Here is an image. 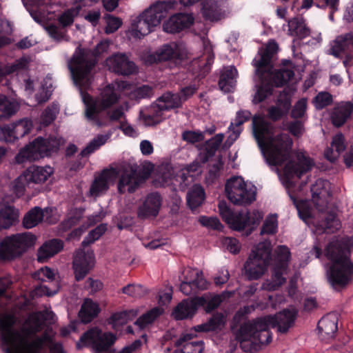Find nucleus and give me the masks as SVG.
<instances>
[{
    "label": "nucleus",
    "mask_w": 353,
    "mask_h": 353,
    "mask_svg": "<svg viewBox=\"0 0 353 353\" xmlns=\"http://www.w3.org/2000/svg\"><path fill=\"white\" fill-rule=\"evenodd\" d=\"M254 136L266 163L274 170L297 209L299 217L307 225H314L315 212L308 201H296V188L301 176L314 166L313 160L305 152H291L292 141L286 133L273 128L263 117L252 119Z\"/></svg>",
    "instance_id": "1"
},
{
    "label": "nucleus",
    "mask_w": 353,
    "mask_h": 353,
    "mask_svg": "<svg viewBox=\"0 0 353 353\" xmlns=\"http://www.w3.org/2000/svg\"><path fill=\"white\" fill-rule=\"evenodd\" d=\"M94 63L92 61L85 62L83 59L74 57L70 63V70L73 81L79 87L82 100L85 105L86 118L93 124L102 126L105 123L100 120V112L115 104L120 97L121 90H125L128 84L125 81L115 82L106 85L100 90L99 94L94 100L88 94L85 93L92 81V69Z\"/></svg>",
    "instance_id": "2"
},
{
    "label": "nucleus",
    "mask_w": 353,
    "mask_h": 353,
    "mask_svg": "<svg viewBox=\"0 0 353 353\" xmlns=\"http://www.w3.org/2000/svg\"><path fill=\"white\" fill-rule=\"evenodd\" d=\"M278 49L277 43L270 41L265 48L259 50L253 60L258 83L254 95V103H259L272 93V86H281L294 77V65L290 61H284L279 69L272 71V58Z\"/></svg>",
    "instance_id": "3"
},
{
    "label": "nucleus",
    "mask_w": 353,
    "mask_h": 353,
    "mask_svg": "<svg viewBox=\"0 0 353 353\" xmlns=\"http://www.w3.org/2000/svg\"><path fill=\"white\" fill-rule=\"evenodd\" d=\"M296 312L294 309L285 310L274 316L259 318L241 326L236 339L244 352L253 353L260 345L272 341L270 327H277L280 332H285L293 325Z\"/></svg>",
    "instance_id": "4"
},
{
    "label": "nucleus",
    "mask_w": 353,
    "mask_h": 353,
    "mask_svg": "<svg viewBox=\"0 0 353 353\" xmlns=\"http://www.w3.org/2000/svg\"><path fill=\"white\" fill-rule=\"evenodd\" d=\"M16 320V317L12 314L7 313L0 315L2 343H4V336H19L30 341L39 340L41 341L40 353L46 345L49 347L50 353H64L61 345L53 341L52 334H46L41 337L34 336L36 332L43 328L45 323H52L55 321L54 314L50 310L47 309L43 312L30 314L19 331L12 330V326Z\"/></svg>",
    "instance_id": "5"
},
{
    "label": "nucleus",
    "mask_w": 353,
    "mask_h": 353,
    "mask_svg": "<svg viewBox=\"0 0 353 353\" xmlns=\"http://www.w3.org/2000/svg\"><path fill=\"white\" fill-rule=\"evenodd\" d=\"M349 254L337 240L331 241L325 250V255L331 261L327 271V279L336 289L347 285L353 278V263Z\"/></svg>",
    "instance_id": "6"
},
{
    "label": "nucleus",
    "mask_w": 353,
    "mask_h": 353,
    "mask_svg": "<svg viewBox=\"0 0 353 353\" xmlns=\"http://www.w3.org/2000/svg\"><path fill=\"white\" fill-rule=\"evenodd\" d=\"M177 5L174 1H159L152 5L131 21L128 30L130 35L141 39L152 32L168 12L174 10Z\"/></svg>",
    "instance_id": "7"
},
{
    "label": "nucleus",
    "mask_w": 353,
    "mask_h": 353,
    "mask_svg": "<svg viewBox=\"0 0 353 353\" xmlns=\"http://www.w3.org/2000/svg\"><path fill=\"white\" fill-rule=\"evenodd\" d=\"M271 254L272 245L269 240L253 247L244 265L245 274L249 280L259 279L268 272Z\"/></svg>",
    "instance_id": "8"
},
{
    "label": "nucleus",
    "mask_w": 353,
    "mask_h": 353,
    "mask_svg": "<svg viewBox=\"0 0 353 353\" xmlns=\"http://www.w3.org/2000/svg\"><path fill=\"white\" fill-rule=\"evenodd\" d=\"M64 143L62 138L45 139L39 137L20 150L15 157L16 163L20 164L27 161L39 160L56 152Z\"/></svg>",
    "instance_id": "9"
},
{
    "label": "nucleus",
    "mask_w": 353,
    "mask_h": 353,
    "mask_svg": "<svg viewBox=\"0 0 353 353\" xmlns=\"http://www.w3.org/2000/svg\"><path fill=\"white\" fill-rule=\"evenodd\" d=\"M290 252L285 245H279L274 251L272 263V278L265 280L261 289L267 291L276 290L286 281Z\"/></svg>",
    "instance_id": "10"
},
{
    "label": "nucleus",
    "mask_w": 353,
    "mask_h": 353,
    "mask_svg": "<svg viewBox=\"0 0 353 353\" xmlns=\"http://www.w3.org/2000/svg\"><path fill=\"white\" fill-rule=\"evenodd\" d=\"M225 192L228 199L236 205H246L256 199V188L245 181L241 176H232L227 180Z\"/></svg>",
    "instance_id": "11"
},
{
    "label": "nucleus",
    "mask_w": 353,
    "mask_h": 353,
    "mask_svg": "<svg viewBox=\"0 0 353 353\" xmlns=\"http://www.w3.org/2000/svg\"><path fill=\"white\" fill-rule=\"evenodd\" d=\"M54 173V169L48 165H32L26 169L12 183V191L17 197L24 194L25 190L32 183L41 184L46 182Z\"/></svg>",
    "instance_id": "12"
},
{
    "label": "nucleus",
    "mask_w": 353,
    "mask_h": 353,
    "mask_svg": "<svg viewBox=\"0 0 353 353\" xmlns=\"http://www.w3.org/2000/svg\"><path fill=\"white\" fill-rule=\"evenodd\" d=\"M188 51L183 43L172 42L164 44L159 48L155 52H147L142 59L147 65H151L159 61H172L178 63L188 58Z\"/></svg>",
    "instance_id": "13"
},
{
    "label": "nucleus",
    "mask_w": 353,
    "mask_h": 353,
    "mask_svg": "<svg viewBox=\"0 0 353 353\" xmlns=\"http://www.w3.org/2000/svg\"><path fill=\"white\" fill-rule=\"evenodd\" d=\"M35 241V236L30 232L17 234L0 239V256L4 259L19 256L34 245Z\"/></svg>",
    "instance_id": "14"
},
{
    "label": "nucleus",
    "mask_w": 353,
    "mask_h": 353,
    "mask_svg": "<svg viewBox=\"0 0 353 353\" xmlns=\"http://www.w3.org/2000/svg\"><path fill=\"white\" fill-rule=\"evenodd\" d=\"M219 210L223 219L235 230H241L247 225H255L263 217L262 213L259 211H254L252 214H234L224 201L219 203Z\"/></svg>",
    "instance_id": "15"
},
{
    "label": "nucleus",
    "mask_w": 353,
    "mask_h": 353,
    "mask_svg": "<svg viewBox=\"0 0 353 353\" xmlns=\"http://www.w3.org/2000/svg\"><path fill=\"white\" fill-rule=\"evenodd\" d=\"M116 341V336L110 332H103L95 327L86 332L77 343L78 348L91 346L94 353H102L109 349Z\"/></svg>",
    "instance_id": "16"
},
{
    "label": "nucleus",
    "mask_w": 353,
    "mask_h": 353,
    "mask_svg": "<svg viewBox=\"0 0 353 353\" xmlns=\"http://www.w3.org/2000/svg\"><path fill=\"white\" fill-rule=\"evenodd\" d=\"M181 281L180 290L185 294L190 295L196 292L197 290H205L209 283L205 279L202 271L194 268H185L179 276Z\"/></svg>",
    "instance_id": "17"
},
{
    "label": "nucleus",
    "mask_w": 353,
    "mask_h": 353,
    "mask_svg": "<svg viewBox=\"0 0 353 353\" xmlns=\"http://www.w3.org/2000/svg\"><path fill=\"white\" fill-rule=\"evenodd\" d=\"M41 341H30L19 336H4L2 349L5 353H40Z\"/></svg>",
    "instance_id": "18"
},
{
    "label": "nucleus",
    "mask_w": 353,
    "mask_h": 353,
    "mask_svg": "<svg viewBox=\"0 0 353 353\" xmlns=\"http://www.w3.org/2000/svg\"><path fill=\"white\" fill-rule=\"evenodd\" d=\"M118 175V171L114 168L102 171L94 177L90 185L88 196L97 199L104 195L110 186L114 183Z\"/></svg>",
    "instance_id": "19"
},
{
    "label": "nucleus",
    "mask_w": 353,
    "mask_h": 353,
    "mask_svg": "<svg viewBox=\"0 0 353 353\" xmlns=\"http://www.w3.org/2000/svg\"><path fill=\"white\" fill-rule=\"evenodd\" d=\"M32 17L38 23L54 19L53 0H22Z\"/></svg>",
    "instance_id": "20"
},
{
    "label": "nucleus",
    "mask_w": 353,
    "mask_h": 353,
    "mask_svg": "<svg viewBox=\"0 0 353 353\" xmlns=\"http://www.w3.org/2000/svg\"><path fill=\"white\" fill-rule=\"evenodd\" d=\"M199 168L198 163L193 164L187 169H183L179 171L174 177L171 176L174 173V170L170 168L166 169V172L162 173L161 176L155 181V185L165 186V185H173L174 189L179 188L180 190H183L186 185L188 176L186 173H189L190 171H197Z\"/></svg>",
    "instance_id": "21"
},
{
    "label": "nucleus",
    "mask_w": 353,
    "mask_h": 353,
    "mask_svg": "<svg viewBox=\"0 0 353 353\" xmlns=\"http://www.w3.org/2000/svg\"><path fill=\"white\" fill-rule=\"evenodd\" d=\"M94 265V256L90 249L79 250L73 259V269L75 279L82 280Z\"/></svg>",
    "instance_id": "22"
},
{
    "label": "nucleus",
    "mask_w": 353,
    "mask_h": 353,
    "mask_svg": "<svg viewBox=\"0 0 353 353\" xmlns=\"http://www.w3.org/2000/svg\"><path fill=\"white\" fill-rule=\"evenodd\" d=\"M32 127V121L30 119H19L1 128V137L7 142H11L28 134Z\"/></svg>",
    "instance_id": "23"
},
{
    "label": "nucleus",
    "mask_w": 353,
    "mask_h": 353,
    "mask_svg": "<svg viewBox=\"0 0 353 353\" xmlns=\"http://www.w3.org/2000/svg\"><path fill=\"white\" fill-rule=\"evenodd\" d=\"M330 183L323 179H318L311 188L312 203L319 212H325L330 199Z\"/></svg>",
    "instance_id": "24"
},
{
    "label": "nucleus",
    "mask_w": 353,
    "mask_h": 353,
    "mask_svg": "<svg viewBox=\"0 0 353 353\" xmlns=\"http://www.w3.org/2000/svg\"><path fill=\"white\" fill-rule=\"evenodd\" d=\"M194 22V18L188 14H176L171 16L163 24V29L168 33H176L190 28Z\"/></svg>",
    "instance_id": "25"
},
{
    "label": "nucleus",
    "mask_w": 353,
    "mask_h": 353,
    "mask_svg": "<svg viewBox=\"0 0 353 353\" xmlns=\"http://www.w3.org/2000/svg\"><path fill=\"white\" fill-rule=\"evenodd\" d=\"M106 64L110 70L123 75H128L136 71L134 63L124 54H117L109 57Z\"/></svg>",
    "instance_id": "26"
},
{
    "label": "nucleus",
    "mask_w": 353,
    "mask_h": 353,
    "mask_svg": "<svg viewBox=\"0 0 353 353\" xmlns=\"http://www.w3.org/2000/svg\"><path fill=\"white\" fill-rule=\"evenodd\" d=\"M143 181V179L133 170H125L120 175L117 184L118 192L121 194L133 192Z\"/></svg>",
    "instance_id": "27"
},
{
    "label": "nucleus",
    "mask_w": 353,
    "mask_h": 353,
    "mask_svg": "<svg viewBox=\"0 0 353 353\" xmlns=\"http://www.w3.org/2000/svg\"><path fill=\"white\" fill-rule=\"evenodd\" d=\"M194 334H183L176 342V350L173 353H201L204 349L201 341L193 340Z\"/></svg>",
    "instance_id": "28"
},
{
    "label": "nucleus",
    "mask_w": 353,
    "mask_h": 353,
    "mask_svg": "<svg viewBox=\"0 0 353 353\" xmlns=\"http://www.w3.org/2000/svg\"><path fill=\"white\" fill-rule=\"evenodd\" d=\"M161 204V198L157 193L147 196L143 204L139 207L138 215L142 219L155 216L159 213Z\"/></svg>",
    "instance_id": "29"
},
{
    "label": "nucleus",
    "mask_w": 353,
    "mask_h": 353,
    "mask_svg": "<svg viewBox=\"0 0 353 353\" xmlns=\"http://www.w3.org/2000/svg\"><path fill=\"white\" fill-rule=\"evenodd\" d=\"M251 113L248 110H239L236 112L234 122L229 127V135L226 143L231 145L240 135L242 128L241 125L251 118Z\"/></svg>",
    "instance_id": "30"
},
{
    "label": "nucleus",
    "mask_w": 353,
    "mask_h": 353,
    "mask_svg": "<svg viewBox=\"0 0 353 353\" xmlns=\"http://www.w3.org/2000/svg\"><path fill=\"white\" fill-rule=\"evenodd\" d=\"M224 0H202L201 13L203 17L210 21H216L221 19L223 14L221 7Z\"/></svg>",
    "instance_id": "31"
},
{
    "label": "nucleus",
    "mask_w": 353,
    "mask_h": 353,
    "mask_svg": "<svg viewBox=\"0 0 353 353\" xmlns=\"http://www.w3.org/2000/svg\"><path fill=\"white\" fill-rule=\"evenodd\" d=\"M237 77L238 72L234 66L223 68L219 82L220 89L225 92H232L236 86Z\"/></svg>",
    "instance_id": "32"
},
{
    "label": "nucleus",
    "mask_w": 353,
    "mask_h": 353,
    "mask_svg": "<svg viewBox=\"0 0 353 353\" xmlns=\"http://www.w3.org/2000/svg\"><path fill=\"white\" fill-rule=\"evenodd\" d=\"M345 148L346 143L344 136L341 133L336 134L332 138L331 147L325 151V157L328 161L334 162L344 152Z\"/></svg>",
    "instance_id": "33"
},
{
    "label": "nucleus",
    "mask_w": 353,
    "mask_h": 353,
    "mask_svg": "<svg viewBox=\"0 0 353 353\" xmlns=\"http://www.w3.org/2000/svg\"><path fill=\"white\" fill-rule=\"evenodd\" d=\"M319 332L323 339L333 337L337 330V317L335 314H330L323 317L318 323Z\"/></svg>",
    "instance_id": "34"
},
{
    "label": "nucleus",
    "mask_w": 353,
    "mask_h": 353,
    "mask_svg": "<svg viewBox=\"0 0 353 353\" xmlns=\"http://www.w3.org/2000/svg\"><path fill=\"white\" fill-rule=\"evenodd\" d=\"M198 308L195 298L192 300H185L180 303L173 310L172 315L176 320H183L192 317Z\"/></svg>",
    "instance_id": "35"
},
{
    "label": "nucleus",
    "mask_w": 353,
    "mask_h": 353,
    "mask_svg": "<svg viewBox=\"0 0 353 353\" xmlns=\"http://www.w3.org/2000/svg\"><path fill=\"white\" fill-rule=\"evenodd\" d=\"M353 111V105L350 102H342L333 110L331 119L332 123L340 127L344 124Z\"/></svg>",
    "instance_id": "36"
},
{
    "label": "nucleus",
    "mask_w": 353,
    "mask_h": 353,
    "mask_svg": "<svg viewBox=\"0 0 353 353\" xmlns=\"http://www.w3.org/2000/svg\"><path fill=\"white\" fill-rule=\"evenodd\" d=\"M63 243L57 239L46 242L38 250L37 259L39 262H45L63 249Z\"/></svg>",
    "instance_id": "37"
},
{
    "label": "nucleus",
    "mask_w": 353,
    "mask_h": 353,
    "mask_svg": "<svg viewBox=\"0 0 353 353\" xmlns=\"http://www.w3.org/2000/svg\"><path fill=\"white\" fill-rule=\"evenodd\" d=\"M20 108L19 102L4 94H0V118H10Z\"/></svg>",
    "instance_id": "38"
},
{
    "label": "nucleus",
    "mask_w": 353,
    "mask_h": 353,
    "mask_svg": "<svg viewBox=\"0 0 353 353\" xmlns=\"http://www.w3.org/2000/svg\"><path fill=\"white\" fill-rule=\"evenodd\" d=\"M288 34L298 39H304L310 34V30L306 26L303 18L296 17L288 21Z\"/></svg>",
    "instance_id": "39"
},
{
    "label": "nucleus",
    "mask_w": 353,
    "mask_h": 353,
    "mask_svg": "<svg viewBox=\"0 0 353 353\" xmlns=\"http://www.w3.org/2000/svg\"><path fill=\"white\" fill-rule=\"evenodd\" d=\"M99 311L100 308L97 303L86 299L81 305L79 315L83 323H88L97 316Z\"/></svg>",
    "instance_id": "40"
},
{
    "label": "nucleus",
    "mask_w": 353,
    "mask_h": 353,
    "mask_svg": "<svg viewBox=\"0 0 353 353\" xmlns=\"http://www.w3.org/2000/svg\"><path fill=\"white\" fill-rule=\"evenodd\" d=\"M181 103L182 99L179 94L166 93L158 99L155 105L162 112L163 110L178 108Z\"/></svg>",
    "instance_id": "41"
},
{
    "label": "nucleus",
    "mask_w": 353,
    "mask_h": 353,
    "mask_svg": "<svg viewBox=\"0 0 353 353\" xmlns=\"http://www.w3.org/2000/svg\"><path fill=\"white\" fill-rule=\"evenodd\" d=\"M110 41L108 40H104L101 41L96 47L94 54L90 51L82 52L80 49H78L71 61L68 63V66L70 67V63L74 60V57L77 56L79 59H83L85 60V62H90L92 61L95 64V59L94 57L96 54H101L102 52H106L110 46Z\"/></svg>",
    "instance_id": "42"
},
{
    "label": "nucleus",
    "mask_w": 353,
    "mask_h": 353,
    "mask_svg": "<svg viewBox=\"0 0 353 353\" xmlns=\"http://www.w3.org/2000/svg\"><path fill=\"white\" fill-rule=\"evenodd\" d=\"M225 323V318L222 314H214L207 323L194 327L195 332H204L221 329Z\"/></svg>",
    "instance_id": "43"
},
{
    "label": "nucleus",
    "mask_w": 353,
    "mask_h": 353,
    "mask_svg": "<svg viewBox=\"0 0 353 353\" xmlns=\"http://www.w3.org/2000/svg\"><path fill=\"white\" fill-rule=\"evenodd\" d=\"M279 107L272 108L269 110V116L273 120H277L281 116L287 112L291 105L290 97L288 94L284 92L283 95L281 94L279 98Z\"/></svg>",
    "instance_id": "44"
},
{
    "label": "nucleus",
    "mask_w": 353,
    "mask_h": 353,
    "mask_svg": "<svg viewBox=\"0 0 353 353\" xmlns=\"http://www.w3.org/2000/svg\"><path fill=\"white\" fill-rule=\"evenodd\" d=\"M138 314L139 310L137 308L114 313L111 316L110 323L114 329L119 330L120 326L127 323Z\"/></svg>",
    "instance_id": "45"
},
{
    "label": "nucleus",
    "mask_w": 353,
    "mask_h": 353,
    "mask_svg": "<svg viewBox=\"0 0 353 353\" xmlns=\"http://www.w3.org/2000/svg\"><path fill=\"white\" fill-rule=\"evenodd\" d=\"M19 212L11 206H5L0 210V230L11 226L18 219Z\"/></svg>",
    "instance_id": "46"
},
{
    "label": "nucleus",
    "mask_w": 353,
    "mask_h": 353,
    "mask_svg": "<svg viewBox=\"0 0 353 353\" xmlns=\"http://www.w3.org/2000/svg\"><path fill=\"white\" fill-rule=\"evenodd\" d=\"M205 199V192L201 186L194 185L187 194V202L192 210L199 207Z\"/></svg>",
    "instance_id": "47"
},
{
    "label": "nucleus",
    "mask_w": 353,
    "mask_h": 353,
    "mask_svg": "<svg viewBox=\"0 0 353 353\" xmlns=\"http://www.w3.org/2000/svg\"><path fill=\"white\" fill-rule=\"evenodd\" d=\"M85 0H76V6L70 9L67 10L59 17V21L63 26L71 25L75 17L79 14L82 6H85Z\"/></svg>",
    "instance_id": "48"
},
{
    "label": "nucleus",
    "mask_w": 353,
    "mask_h": 353,
    "mask_svg": "<svg viewBox=\"0 0 353 353\" xmlns=\"http://www.w3.org/2000/svg\"><path fill=\"white\" fill-rule=\"evenodd\" d=\"M44 212L35 207L30 210L24 216L23 225L26 228H32L39 224L44 217Z\"/></svg>",
    "instance_id": "49"
},
{
    "label": "nucleus",
    "mask_w": 353,
    "mask_h": 353,
    "mask_svg": "<svg viewBox=\"0 0 353 353\" xmlns=\"http://www.w3.org/2000/svg\"><path fill=\"white\" fill-rule=\"evenodd\" d=\"M28 65L27 59L21 58L12 64L0 66V83L6 75L26 69Z\"/></svg>",
    "instance_id": "50"
},
{
    "label": "nucleus",
    "mask_w": 353,
    "mask_h": 353,
    "mask_svg": "<svg viewBox=\"0 0 353 353\" xmlns=\"http://www.w3.org/2000/svg\"><path fill=\"white\" fill-rule=\"evenodd\" d=\"M110 132L97 136L81 151V155L86 156L94 152L95 150H98L101 145H104L110 139Z\"/></svg>",
    "instance_id": "51"
},
{
    "label": "nucleus",
    "mask_w": 353,
    "mask_h": 353,
    "mask_svg": "<svg viewBox=\"0 0 353 353\" xmlns=\"http://www.w3.org/2000/svg\"><path fill=\"white\" fill-rule=\"evenodd\" d=\"M52 91V81L50 77L45 78L40 85V89L36 94V101L38 103H43L49 99Z\"/></svg>",
    "instance_id": "52"
},
{
    "label": "nucleus",
    "mask_w": 353,
    "mask_h": 353,
    "mask_svg": "<svg viewBox=\"0 0 353 353\" xmlns=\"http://www.w3.org/2000/svg\"><path fill=\"white\" fill-rule=\"evenodd\" d=\"M163 312V309L160 307H156L140 316L136 321V324L140 327L143 328L152 323L157 317Z\"/></svg>",
    "instance_id": "53"
},
{
    "label": "nucleus",
    "mask_w": 353,
    "mask_h": 353,
    "mask_svg": "<svg viewBox=\"0 0 353 353\" xmlns=\"http://www.w3.org/2000/svg\"><path fill=\"white\" fill-rule=\"evenodd\" d=\"M162 113L154 105L150 108L148 112L141 114V118L145 125L150 126L159 123L161 120Z\"/></svg>",
    "instance_id": "54"
},
{
    "label": "nucleus",
    "mask_w": 353,
    "mask_h": 353,
    "mask_svg": "<svg viewBox=\"0 0 353 353\" xmlns=\"http://www.w3.org/2000/svg\"><path fill=\"white\" fill-rule=\"evenodd\" d=\"M195 301L197 303L198 307L203 306L205 307L207 312H210L219 306L221 302V298L220 296L210 297L208 295H203L202 296L196 297Z\"/></svg>",
    "instance_id": "55"
},
{
    "label": "nucleus",
    "mask_w": 353,
    "mask_h": 353,
    "mask_svg": "<svg viewBox=\"0 0 353 353\" xmlns=\"http://www.w3.org/2000/svg\"><path fill=\"white\" fill-rule=\"evenodd\" d=\"M278 230V220L276 214H270L266 217L261 230V234H274Z\"/></svg>",
    "instance_id": "56"
},
{
    "label": "nucleus",
    "mask_w": 353,
    "mask_h": 353,
    "mask_svg": "<svg viewBox=\"0 0 353 353\" xmlns=\"http://www.w3.org/2000/svg\"><path fill=\"white\" fill-rule=\"evenodd\" d=\"M122 292L134 298L141 297L147 293L146 289L138 284H129L122 288Z\"/></svg>",
    "instance_id": "57"
},
{
    "label": "nucleus",
    "mask_w": 353,
    "mask_h": 353,
    "mask_svg": "<svg viewBox=\"0 0 353 353\" xmlns=\"http://www.w3.org/2000/svg\"><path fill=\"white\" fill-rule=\"evenodd\" d=\"M106 26L105 32L107 34L113 33L117 31L122 25V20L113 15L107 14L105 16Z\"/></svg>",
    "instance_id": "58"
},
{
    "label": "nucleus",
    "mask_w": 353,
    "mask_h": 353,
    "mask_svg": "<svg viewBox=\"0 0 353 353\" xmlns=\"http://www.w3.org/2000/svg\"><path fill=\"white\" fill-rule=\"evenodd\" d=\"M339 228V221L336 219L333 214H329L328 217L325 221H323L319 225H317L316 232H318L319 230V231L321 230L323 231L329 230L330 232H334V230H337Z\"/></svg>",
    "instance_id": "59"
},
{
    "label": "nucleus",
    "mask_w": 353,
    "mask_h": 353,
    "mask_svg": "<svg viewBox=\"0 0 353 353\" xmlns=\"http://www.w3.org/2000/svg\"><path fill=\"white\" fill-rule=\"evenodd\" d=\"M107 230L106 225L101 224L89 232L88 236L83 241V245H87L99 239Z\"/></svg>",
    "instance_id": "60"
},
{
    "label": "nucleus",
    "mask_w": 353,
    "mask_h": 353,
    "mask_svg": "<svg viewBox=\"0 0 353 353\" xmlns=\"http://www.w3.org/2000/svg\"><path fill=\"white\" fill-rule=\"evenodd\" d=\"M59 110V108L57 104H53L46 108L41 115V122L44 125H48L50 123L55 119Z\"/></svg>",
    "instance_id": "61"
},
{
    "label": "nucleus",
    "mask_w": 353,
    "mask_h": 353,
    "mask_svg": "<svg viewBox=\"0 0 353 353\" xmlns=\"http://www.w3.org/2000/svg\"><path fill=\"white\" fill-rule=\"evenodd\" d=\"M203 47H204V54L203 59L205 60V68L203 74L209 70V67L212 64L214 59V55L212 54V47L209 41L204 40L203 41Z\"/></svg>",
    "instance_id": "62"
},
{
    "label": "nucleus",
    "mask_w": 353,
    "mask_h": 353,
    "mask_svg": "<svg viewBox=\"0 0 353 353\" xmlns=\"http://www.w3.org/2000/svg\"><path fill=\"white\" fill-rule=\"evenodd\" d=\"M332 100V95L328 92H320L314 98L313 103L317 109H322L328 105Z\"/></svg>",
    "instance_id": "63"
},
{
    "label": "nucleus",
    "mask_w": 353,
    "mask_h": 353,
    "mask_svg": "<svg viewBox=\"0 0 353 353\" xmlns=\"http://www.w3.org/2000/svg\"><path fill=\"white\" fill-rule=\"evenodd\" d=\"M83 210L81 209H74L70 212L67 220L63 223L65 229L70 228L79 221L81 218Z\"/></svg>",
    "instance_id": "64"
}]
</instances>
